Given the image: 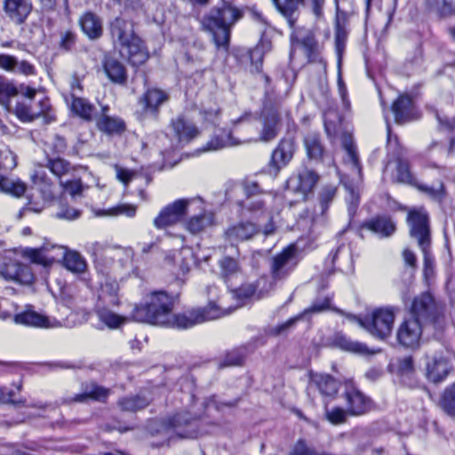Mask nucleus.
Instances as JSON below:
<instances>
[{"label":"nucleus","instance_id":"1","mask_svg":"<svg viewBox=\"0 0 455 455\" xmlns=\"http://www.w3.org/2000/svg\"><path fill=\"white\" fill-rule=\"evenodd\" d=\"M173 296L164 291H154L134 307L131 320L153 325L188 329L206 321L215 320L223 315L214 304L173 315Z\"/></svg>","mask_w":455,"mask_h":455},{"label":"nucleus","instance_id":"2","mask_svg":"<svg viewBox=\"0 0 455 455\" xmlns=\"http://www.w3.org/2000/svg\"><path fill=\"white\" fill-rule=\"evenodd\" d=\"M240 11L230 3L223 1L205 14L202 20L204 28L210 32L218 48L228 49L231 27L241 18Z\"/></svg>","mask_w":455,"mask_h":455},{"label":"nucleus","instance_id":"3","mask_svg":"<svg viewBox=\"0 0 455 455\" xmlns=\"http://www.w3.org/2000/svg\"><path fill=\"white\" fill-rule=\"evenodd\" d=\"M22 255L30 262L44 267L51 266L59 257H62L65 267L77 274L84 273L87 267L85 259L78 252L63 246L44 244L39 248H26Z\"/></svg>","mask_w":455,"mask_h":455},{"label":"nucleus","instance_id":"4","mask_svg":"<svg viewBox=\"0 0 455 455\" xmlns=\"http://www.w3.org/2000/svg\"><path fill=\"white\" fill-rule=\"evenodd\" d=\"M398 311L397 307H387L375 309L371 316L365 319H361L352 315H347V317L357 322L372 336L379 339H385L392 332L395 316Z\"/></svg>","mask_w":455,"mask_h":455},{"label":"nucleus","instance_id":"5","mask_svg":"<svg viewBox=\"0 0 455 455\" xmlns=\"http://www.w3.org/2000/svg\"><path fill=\"white\" fill-rule=\"evenodd\" d=\"M290 118V111L280 103L266 102L259 116L261 128L254 141L270 142L279 134L282 128V115Z\"/></svg>","mask_w":455,"mask_h":455},{"label":"nucleus","instance_id":"6","mask_svg":"<svg viewBox=\"0 0 455 455\" xmlns=\"http://www.w3.org/2000/svg\"><path fill=\"white\" fill-rule=\"evenodd\" d=\"M406 221L410 236L417 241L419 248L431 246L430 218L424 207L411 208Z\"/></svg>","mask_w":455,"mask_h":455},{"label":"nucleus","instance_id":"7","mask_svg":"<svg viewBox=\"0 0 455 455\" xmlns=\"http://www.w3.org/2000/svg\"><path fill=\"white\" fill-rule=\"evenodd\" d=\"M342 397L345 399L347 413L350 416H361L374 408V403L371 397L363 393L351 379L344 382Z\"/></svg>","mask_w":455,"mask_h":455},{"label":"nucleus","instance_id":"8","mask_svg":"<svg viewBox=\"0 0 455 455\" xmlns=\"http://www.w3.org/2000/svg\"><path fill=\"white\" fill-rule=\"evenodd\" d=\"M297 253V246L291 244L284 248L280 253L273 257L270 273L271 278L275 282L286 278L295 268L299 262Z\"/></svg>","mask_w":455,"mask_h":455},{"label":"nucleus","instance_id":"9","mask_svg":"<svg viewBox=\"0 0 455 455\" xmlns=\"http://www.w3.org/2000/svg\"><path fill=\"white\" fill-rule=\"evenodd\" d=\"M15 114L19 119L23 122H31L40 116L44 118V124H50L55 120L50 100L46 97L40 100L34 106L28 105L24 102H17Z\"/></svg>","mask_w":455,"mask_h":455},{"label":"nucleus","instance_id":"10","mask_svg":"<svg viewBox=\"0 0 455 455\" xmlns=\"http://www.w3.org/2000/svg\"><path fill=\"white\" fill-rule=\"evenodd\" d=\"M296 150V143L292 138L282 139L271 154L267 164L269 174L276 176L293 158Z\"/></svg>","mask_w":455,"mask_h":455},{"label":"nucleus","instance_id":"11","mask_svg":"<svg viewBox=\"0 0 455 455\" xmlns=\"http://www.w3.org/2000/svg\"><path fill=\"white\" fill-rule=\"evenodd\" d=\"M32 178L34 185L36 186L37 189L41 193L44 203L34 202L32 196H28V202L26 207L23 208V211L40 212L44 209V204L54 198L53 183L42 169L36 171Z\"/></svg>","mask_w":455,"mask_h":455},{"label":"nucleus","instance_id":"12","mask_svg":"<svg viewBox=\"0 0 455 455\" xmlns=\"http://www.w3.org/2000/svg\"><path fill=\"white\" fill-rule=\"evenodd\" d=\"M193 199H179L165 206L154 220L156 228L161 229L180 222L187 214Z\"/></svg>","mask_w":455,"mask_h":455},{"label":"nucleus","instance_id":"13","mask_svg":"<svg viewBox=\"0 0 455 455\" xmlns=\"http://www.w3.org/2000/svg\"><path fill=\"white\" fill-rule=\"evenodd\" d=\"M424 325L417 318L409 317L404 319L397 330V341L405 347L415 348L419 347Z\"/></svg>","mask_w":455,"mask_h":455},{"label":"nucleus","instance_id":"14","mask_svg":"<svg viewBox=\"0 0 455 455\" xmlns=\"http://www.w3.org/2000/svg\"><path fill=\"white\" fill-rule=\"evenodd\" d=\"M410 313V317L417 318L424 324L434 321L436 316V305L434 297L429 292H423L415 297L411 305Z\"/></svg>","mask_w":455,"mask_h":455},{"label":"nucleus","instance_id":"15","mask_svg":"<svg viewBox=\"0 0 455 455\" xmlns=\"http://www.w3.org/2000/svg\"><path fill=\"white\" fill-rule=\"evenodd\" d=\"M169 129L176 147H183L199 134L196 126L181 116L172 120Z\"/></svg>","mask_w":455,"mask_h":455},{"label":"nucleus","instance_id":"16","mask_svg":"<svg viewBox=\"0 0 455 455\" xmlns=\"http://www.w3.org/2000/svg\"><path fill=\"white\" fill-rule=\"evenodd\" d=\"M109 107L102 106L101 111L95 116L97 129L108 136H120L126 130V124L117 116H110Z\"/></svg>","mask_w":455,"mask_h":455},{"label":"nucleus","instance_id":"17","mask_svg":"<svg viewBox=\"0 0 455 455\" xmlns=\"http://www.w3.org/2000/svg\"><path fill=\"white\" fill-rule=\"evenodd\" d=\"M318 180L319 177L315 172L304 169L297 175L289 178L286 181V187L288 190L299 194L301 199L305 200L318 182Z\"/></svg>","mask_w":455,"mask_h":455},{"label":"nucleus","instance_id":"18","mask_svg":"<svg viewBox=\"0 0 455 455\" xmlns=\"http://www.w3.org/2000/svg\"><path fill=\"white\" fill-rule=\"evenodd\" d=\"M451 365L443 353L427 355L426 375L428 380L437 383L443 381L449 374Z\"/></svg>","mask_w":455,"mask_h":455},{"label":"nucleus","instance_id":"19","mask_svg":"<svg viewBox=\"0 0 455 455\" xmlns=\"http://www.w3.org/2000/svg\"><path fill=\"white\" fill-rule=\"evenodd\" d=\"M260 232L259 225L251 221H240L229 227L225 236L231 244L252 239Z\"/></svg>","mask_w":455,"mask_h":455},{"label":"nucleus","instance_id":"20","mask_svg":"<svg viewBox=\"0 0 455 455\" xmlns=\"http://www.w3.org/2000/svg\"><path fill=\"white\" fill-rule=\"evenodd\" d=\"M257 287H254L253 283H244L241 285L239 288L233 291V296L238 301V303L235 306H230V307H224L223 299H220L217 302L211 301L206 307H209L211 304H214L216 307H218L220 311L223 312V315H220L217 319L228 315L231 313H233L236 308L239 307H242L245 304L246 300L250 299H257Z\"/></svg>","mask_w":455,"mask_h":455},{"label":"nucleus","instance_id":"21","mask_svg":"<svg viewBox=\"0 0 455 455\" xmlns=\"http://www.w3.org/2000/svg\"><path fill=\"white\" fill-rule=\"evenodd\" d=\"M14 321L17 323L32 327L56 328L61 326L58 320L36 312L31 307L15 315Z\"/></svg>","mask_w":455,"mask_h":455},{"label":"nucleus","instance_id":"22","mask_svg":"<svg viewBox=\"0 0 455 455\" xmlns=\"http://www.w3.org/2000/svg\"><path fill=\"white\" fill-rule=\"evenodd\" d=\"M170 99L167 92L152 87L147 89L140 100V103L146 114L157 116L159 108L165 104Z\"/></svg>","mask_w":455,"mask_h":455},{"label":"nucleus","instance_id":"23","mask_svg":"<svg viewBox=\"0 0 455 455\" xmlns=\"http://www.w3.org/2000/svg\"><path fill=\"white\" fill-rule=\"evenodd\" d=\"M32 9L31 0H4V13L17 25L25 23Z\"/></svg>","mask_w":455,"mask_h":455},{"label":"nucleus","instance_id":"24","mask_svg":"<svg viewBox=\"0 0 455 455\" xmlns=\"http://www.w3.org/2000/svg\"><path fill=\"white\" fill-rule=\"evenodd\" d=\"M110 394V390L96 383H87L82 386V392L72 397L63 400L64 403H87L90 400L105 402Z\"/></svg>","mask_w":455,"mask_h":455},{"label":"nucleus","instance_id":"25","mask_svg":"<svg viewBox=\"0 0 455 455\" xmlns=\"http://www.w3.org/2000/svg\"><path fill=\"white\" fill-rule=\"evenodd\" d=\"M1 274L5 279L21 284H29L34 280V275L30 267L14 260H10L4 264L1 269Z\"/></svg>","mask_w":455,"mask_h":455},{"label":"nucleus","instance_id":"26","mask_svg":"<svg viewBox=\"0 0 455 455\" xmlns=\"http://www.w3.org/2000/svg\"><path fill=\"white\" fill-rule=\"evenodd\" d=\"M296 40L303 46L309 62H319L324 69L326 68V62L320 54V46L311 30L304 29L299 31Z\"/></svg>","mask_w":455,"mask_h":455},{"label":"nucleus","instance_id":"27","mask_svg":"<svg viewBox=\"0 0 455 455\" xmlns=\"http://www.w3.org/2000/svg\"><path fill=\"white\" fill-rule=\"evenodd\" d=\"M120 52L133 66L143 64L148 58V53L138 36L121 45Z\"/></svg>","mask_w":455,"mask_h":455},{"label":"nucleus","instance_id":"28","mask_svg":"<svg viewBox=\"0 0 455 455\" xmlns=\"http://www.w3.org/2000/svg\"><path fill=\"white\" fill-rule=\"evenodd\" d=\"M0 68L12 73L32 76L36 74V68L28 60H19L15 56L0 53Z\"/></svg>","mask_w":455,"mask_h":455},{"label":"nucleus","instance_id":"29","mask_svg":"<svg viewBox=\"0 0 455 455\" xmlns=\"http://www.w3.org/2000/svg\"><path fill=\"white\" fill-rule=\"evenodd\" d=\"M338 381L329 374H314L311 376L310 387L316 388L324 397H334L339 390Z\"/></svg>","mask_w":455,"mask_h":455},{"label":"nucleus","instance_id":"30","mask_svg":"<svg viewBox=\"0 0 455 455\" xmlns=\"http://www.w3.org/2000/svg\"><path fill=\"white\" fill-rule=\"evenodd\" d=\"M248 140H240L233 137L232 133L225 129H219L215 131L212 138L204 147L203 151H215L227 147L237 146Z\"/></svg>","mask_w":455,"mask_h":455},{"label":"nucleus","instance_id":"31","mask_svg":"<svg viewBox=\"0 0 455 455\" xmlns=\"http://www.w3.org/2000/svg\"><path fill=\"white\" fill-rule=\"evenodd\" d=\"M368 230L372 231L380 237H389L396 230V225L395 221L387 215L376 216L363 225Z\"/></svg>","mask_w":455,"mask_h":455},{"label":"nucleus","instance_id":"32","mask_svg":"<svg viewBox=\"0 0 455 455\" xmlns=\"http://www.w3.org/2000/svg\"><path fill=\"white\" fill-rule=\"evenodd\" d=\"M79 25L82 31L91 40H97L103 34L102 20L92 12L84 13L79 19Z\"/></svg>","mask_w":455,"mask_h":455},{"label":"nucleus","instance_id":"33","mask_svg":"<svg viewBox=\"0 0 455 455\" xmlns=\"http://www.w3.org/2000/svg\"><path fill=\"white\" fill-rule=\"evenodd\" d=\"M110 33L114 41L118 42L120 46L136 37L132 23L121 17L111 22Z\"/></svg>","mask_w":455,"mask_h":455},{"label":"nucleus","instance_id":"34","mask_svg":"<svg viewBox=\"0 0 455 455\" xmlns=\"http://www.w3.org/2000/svg\"><path fill=\"white\" fill-rule=\"evenodd\" d=\"M214 225V214L210 211L204 210L195 214L184 222V228L192 235H197L205 231Z\"/></svg>","mask_w":455,"mask_h":455},{"label":"nucleus","instance_id":"35","mask_svg":"<svg viewBox=\"0 0 455 455\" xmlns=\"http://www.w3.org/2000/svg\"><path fill=\"white\" fill-rule=\"evenodd\" d=\"M190 256L191 253L188 250H181L168 253L165 257V262L175 275H185L190 269Z\"/></svg>","mask_w":455,"mask_h":455},{"label":"nucleus","instance_id":"36","mask_svg":"<svg viewBox=\"0 0 455 455\" xmlns=\"http://www.w3.org/2000/svg\"><path fill=\"white\" fill-rule=\"evenodd\" d=\"M151 400L147 391H141L139 394L120 398L117 405L123 411L136 412L148 407Z\"/></svg>","mask_w":455,"mask_h":455},{"label":"nucleus","instance_id":"37","mask_svg":"<svg viewBox=\"0 0 455 455\" xmlns=\"http://www.w3.org/2000/svg\"><path fill=\"white\" fill-rule=\"evenodd\" d=\"M272 2L278 12L287 20L289 26L293 28L299 16V8L305 4V0H272Z\"/></svg>","mask_w":455,"mask_h":455},{"label":"nucleus","instance_id":"38","mask_svg":"<svg viewBox=\"0 0 455 455\" xmlns=\"http://www.w3.org/2000/svg\"><path fill=\"white\" fill-rule=\"evenodd\" d=\"M103 68L108 77L116 84H124L127 81V73L124 66L116 59L106 57Z\"/></svg>","mask_w":455,"mask_h":455},{"label":"nucleus","instance_id":"39","mask_svg":"<svg viewBox=\"0 0 455 455\" xmlns=\"http://www.w3.org/2000/svg\"><path fill=\"white\" fill-rule=\"evenodd\" d=\"M109 307H103L101 304L95 305V313L99 320L107 327L116 329L127 323L131 316H123L111 311Z\"/></svg>","mask_w":455,"mask_h":455},{"label":"nucleus","instance_id":"40","mask_svg":"<svg viewBox=\"0 0 455 455\" xmlns=\"http://www.w3.org/2000/svg\"><path fill=\"white\" fill-rule=\"evenodd\" d=\"M194 418L188 412H181L174 415L168 419L167 428L172 429L173 432L181 438H193L195 435L188 429H182L183 426L192 425Z\"/></svg>","mask_w":455,"mask_h":455},{"label":"nucleus","instance_id":"41","mask_svg":"<svg viewBox=\"0 0 455 455\" xmlns=\"http://www.w3.org/2000/svg\"><path fill=\"white\" fill-rule=\"evenodd\" d=\"M397 124H403L413 117V103L409 96H400L392 106Z\"/></svg>","mask_w":455,"mask_h":455},{"label":"nucleus","instance_id":"42","mask_svg":"<svg viewBox=\"0 0 455 455\" xmlns=\"http://www.w3.org/2000/svg\"><path fill=\"white\" fill-rule=\"evenodd\" d=\"M119 285L116 282H106L100 287L96 304H101L103 307L118 306L119 299Z\"/></svg>","mask_w":455,"mask_h":455},{"label":"nucleus","instance_id":"43","mask_svg":"<svg viewBox=\"0 0 455 455\" xmlns=\"http://www.w3.org/2000/svg\"><path fill=\"white\" fill-rule=\"evenodd\" d=\"M46 167L59 179L60 183L61 182V180H66L68 177H73L74 172H76L77 171V169L68 161L60 157L49 158L47 160Z\"/></svg>","mask_w":455,"mask_h":455},{"label":"nucleus","instance_id":"44","mask_svg":"<svg viewBox=\"0 0 455 455\" xmlns=\"http://www.w3.org/2000/svg\"><path fill=\"white\" fill-rule=\"evenodd\" d=\"M71 111L84 121L95 120V107L86 99L78 96L71 97Z\"/></svg>","mask_w":455,"mask_h":455},{"label":"nucleus","instance_id":"45","mask_svg":"<svg viewBox=\"0 0 455 455\" xmlns=\"http://www.w3.org/2000/svg\"><path fill=\"white\" fill-rule=\"evenodd\" d=\"M414 186L419 192L426 195L429 199L439 204L443 202L447 195L445 186L441 180L431 185L417 182Z\"/></svg>","mask_w":455,"mask_h":455},{"label":"nucleus","instance_id":"46","mask_svg":"<svg viewBox=\"0 0 455 455\" xmlns=\"http://www.w3.org/2000/svg\"><path fill=\"white\" fill-rule=\"evenodd\" d=\"M304 145L309 158L320 160L324 152L321 136L316 132H308L304 138Z\"/></svg>","mask_w":455,"mask_h":455},{"label":"nucleus","instance_id":"47","mask_svg":"<svg viewBox=\"0 0 455 455\" xmlns=\"http://www.w3.org/2000/svg\"><path fill=\"white\" fill-rule=\"evenodd\" d=\"M245 207L252 212H256L258 211H261V214L266 215L268 221L267 224L264 225L262 232L263 234L267 236L271 235L275 233L276 227L275 223L273 222V217L270 212H267L266 210H263L264 207V201L259 198L251 200L247 202Z\"/></svg>","mask_w":455,"mask_h":455},{"label":"nucleus","instance_id":"48","mask_svg":"<svg viewBox=\"0 0 455 455\" xmlns=\"http://www.w3.org/2000/svg\"><path fill=\"white\" fill-rule=\"evenodd\" d=\"M342 146L346 151V161L352 165L355 172L361 177L362 167L360 165L359 157L353 139L350 135H344L342 139Z\"/></svg>","mask_w":455,"mask_h":455},{"label":"nucleus","instance_id":"49","mask_svg":"<svg viewBox=\"0 0 455 455\" xmlns=\"http://www.w3.org/2000/svg\"><path fill=\"white\" fill-rule=\"evenodd\" d=\"M334 344L339 348L358 354H368L369 349L366 345L358 341H354L342 333H337L334 337Z\"/></svg>","mask_w":455,"mask_h":455},{"label":"nucleus","instance_id":"50","mask_svg":"<svg viewBox=\"0 0 455 455\" xmlns=\"http://www.w3.org/2000/svg\"><path fill=\"white\" fill-rule=\"evenodd\" d=\"M428 11L436 12L440 17L455 16V5L452 0H425Z\"/></svg>","mask_w":455,"mask_h":455},{"label":"nucleus","instance_id":"51","mask_svg":"<svg viewBox=\"0 0 455 455\" xmlns=\"http://www.w3.org/2000/svg\"><path fill=\"white\" fill-rule=\"evenodd\" d=\"M431 246L420 248L423 253V275L428 285L435 276V260L430 250Z\"/></svg>","mask_w":455,"mask_h":455},{"label":"nucleus","instance_id":"52","mask_svg":"<svg viewBox=\"0 0 455 455\" xmlns=\"http://www.w3.org/2000/svg\"><path fill=\"white\" fill-rule=\"evenodd\" d=\"M0 191L20 197L25 193L26 185L19 180L0 175Z\"/></svg>","mask_w":455,"mask_h":455},{"label":"nucleus","instance_id":"53","mask_svg":"<svg viewBox=\"0 0 455 455\" xmlns=\"http://www.w3.org/2000/svg\"><path fill=\"white\" fill-rule=\"evenodd\" d=\"M338 188L335 185L328 184L322 187L318 194V201L321 207V214L324 215L330 204L336 197Z\"/></svg>","mask_w":455,"mask_h":455},{"label":"nucleus","instance_id":"54","mask_svg":"<svg viewBox=\"0 0 455 455\" xmlns=\"http://www.w3.org/2000/svg\"><path fill=\"white\" fill-rule=\"evenodd\" d=\"M440 406L449 416L455 418V383L444 389L440 399Z\"/></svg>","mask_w":455,"mask_h":455},{"label":"nucleus","instance_id":"55","mask_svg":"<svg viewBox=\"0 0 455 455\" xmlns=\"http://www.w3.org/2000/svg\"><path fill=\"white\" fill-rule=\"evenodd\" d=\"M347 190L346 202L347 204V212L350 217H353L358 208L360 203L359 188L347 182H344Z\"/></svg>","mask_w":455,"mask_h":455},{"label":"nucleus","instance_id":"56","mask_svg":"<svg viewBox=\"0 0 455 455\" xmlns=\"http://www.w3.org/2000/svg\"><path fill=\"white\" fill-rule=\"evenodd\" d=\"M221 276L228 280V278L235 275L240 271L238 261L232 257L225 256L220 261Z\"/></svg>","mask_w":455,"mask_h":455},{"label":"nucleus","instance_id":"57","mask_svg":"<svg viewBox=\"0 0 455 455\" xmlns=\"http://www.w3.org/2000/svg\"><path fill=\"white\" fill-rule=\"evenodd\" d=\"M19 94V89L14 83L4 76H0V102L7 103L10 98Z\"/></svg>","mask_w":455,"mask_h":455},{"label":"nucleus","instance_id":"58","mask_svg":"<svg viewBox=\"0 0 455 455\" xmlns=\"http://www.w3.org/2000/svg\"><path fill=\"white\" fill-rule=\"evenodd\" d=\"M60 185L72 196L80 195L84 190L81 179L77 177L76 172H74L73 177H68L66 180H61Z\"/></svg>","mask_w":455,"mask_h":455},{"label":"nucleus","instance_id":"59","mask_svg":"<svg viewBox=\"0 0 455 455\" xmlns=\"http://www.w3.org/2000/svg\"><path fill=\"white\" fill-rule=\"evenodd\" d=\"M246 356V349L239 347L227 353L221 366H235L243 363Z\"/></svg>","mask_w":455,"mask_h":455},{"label":"nucleus","instance_id":"60","mask_svg":"<svg viewBox=\"0 0 455 455\" xmlns=\"http://www.w3.org/2000/svg\"><path fill=\"white\" fill-rule=\"evenodd\" d=\"M137 208L132 204H118L115 207L109 208L107 211L97 213L98 215L118 216L125 215L127 217H133L136 214Z\"/></svg>","mask_w":455,"mask_h":455},{"label":"nucleus","instance_id":"61","mask_svg":"<svg viewBox=\"0 0 455 455\" xmlns=\"http://www.w3.org/2000/svg\"><path fill=\"white\" fill-rule=\"evenodd\" d=\"M324 403L325 415L330 422L332 424H340L346 421L347 416L349 415L347 408L343 409L340 407H333L332 409H329L326 401H324Z\"/></svg>","mask_w":455,"mask_h":455},{"label":"nucleus","instance_id":"62","mask_svg":"<svg viewBox=\"0 0 455 455\" xmlns=\"http://www.w3.org/2000/svg\"><path fill=\"white\" fill-rule=\"evenodd\" d=\"M248 57L251 61L250 71L251 73H259L262 68L263 63V50L261 47H255L248 52Z\"/></svg>","mask_w":455,"mask_h":455},{"label":"nucleus","instance_id":"63","mask_svg":"<svg viewBox=\"0 0 455 455\" xmlns=\"http://www.w3.org/2000/svg\"><path fill=\"white\" fill-rule=\"evenodd\" d=\"M397 180L402 183L411 184L416 183L410 171L409 164L406 161L398 159L397 161Z\"/></svg>","mask_w":455,"mask_h":455},{"label":"nucleus","instance_id":"64","mask_svg":"<svg viewBox=\"0 0 455 455\" xmlns=\"http://www.w3.org/2000/svg\"><path fill=\"white\" fill-rule=\"evenodd\" d=\"M289 455H329L325 452H317L315 449L307 445L305 440L299 439L294 444Z\"/></svg>","mask_w":455,"mask_h":455}]
</instances>
